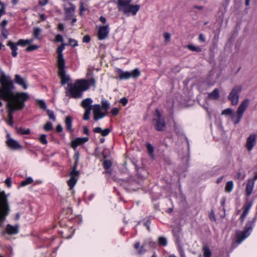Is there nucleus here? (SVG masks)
<instances>
[{
    "instance_id": "1",
    "label": "nucleus",
    "mask_w": 257,
    "mask_h": 257,
    "mask_svg": "<svg viewBox=\"0 0 257 257\" xmlns=\"http://www.w3.org/2000/svg\"><path fill=\"white\" fill-rule=\"evenodd\" d=\"M29 98V95L25 92L14 94L8 99H3L8 101L9 120H13V113L17 110H21L24 107V102Z\"/></svg>"
},
{
    "instance_id": "2",
    "label": "nucleus",
    "mask_w": 257,
    "mask_h": 257,
    "mask_svg": "<svg viewBox=\"0 0 257 257\" xmlns=\"http://www.w3.org/2000/svg\"><path fill=\"white\" fill-rule=\"evenodd\" d=\"M2 87H0V99H8L12 96L14 88L13 81L8 77L2 75L0 78ZM3 103L0 100V106Z\"/></svg>"
},
{
    "instance_id": "3",
    "label": "nucleus",
    "mask_w": 257,
    "mask_h": 257,
    "mask_svg": "<svg viewBox=\"0 0 257 257\" xmlns=\"http://www.w3.org/2000/svg\"><path fill=\"white\" fill-rule=\"evenodd\" d=\"M249 103V100L248 98L245 99L241 102L236 112V118H234V115L233 114V110L229 108L223 110L221 112V115H230L231 118L234 120V124H237L241 119L244 111L248 106Z\"/></svg>"
},
{
    "instance_id": "4",
    "label": "nucleus",
    "mask_w": 257,
    "mask_h": 257,
    "mask_svg": "<svg viewBox=\"0 0 257 257\" xmlns=\"http://www.w3.org/2000/svg\"><path fill=\"white\" fill-rule=\"evenodd\" d=\"M68 88L71 97L78 98L81 97L82 92L89 88L88 81L85 80H78L72 85L68 83Z\"/></svg>"
},
{
    "instance_id": "5",
    "label": "nucleus",
    "mask_w": 257,
    "mask_h": 257,
    "mask_svg": "<svg viewBox=\"0 0 257 257\" xmlns=\"http://www.w3.org/2000/svg\"><path fill=\"white\" fill-rule=\"evenodd\" d=\"M132 2V0H117L118 10L125 14L132 13L133 15H136L140 9V6L138 5H131Z\"/></svg>"
},
{
    "instance_id": "6",
    "label": "nucleus",
    "mask_w": 257,
    "mask_h": 257,
    "mask_svg": "<svg viewBox=\"0 0 257 257\" xmlns=\"http://www.w3.org/2000/svg\"><path fill=\"white\" fill-rule=\"evenodd\" d=\"M10 209L7 196L4 191L0 192V227L9 214Z\"/></svg>"
},
{
    "instance_id": "7",
    "label": "nucleus",
    "mask_w": 257,
    "mask_h": 257,
    "mask_svg": "<svg viewBox=\"0 0 257 257\" xmlns=\"http://www.w3.org/2000/svg\"><path fill=\"white\" fill-rule=\"evenodd\" d=\"M155 115L156 118L153 120L155 129L158 131H164L166 127V123L164 119L162 116L161 113L158 109H156Z\"/></svg>"
},
{
    "instance_id": "8",
    "label": "nucleus",
    "mask_w": 257,
    "mask_h": 257,
    "mask_svg": "<svg viewBox=\"0 0 257 257\" xmlns=\"http://www.w3.org/2000/svg\"><path fill=\"white\" fill-rule=\"evenodd\" d=\"M242 89L241 85H236L231 90L228 96V99L232 105H236L239 101V94Z\"/></svg>"
},
{
    "instance_id": "9",
    "label": "nucleus",
    "mask_w": 257,
    "mask_h": 257,
    "mask_svg": "<svg viewBox=\"0 0 257 257\" xmlns=\"http://www.w3.org/2000/svg\"><path fill=\"white\" fill-rule=\"evenodd\" d=\"M252 228V224H247L244 230L237 232L236 233L237 242L240 243L243 240L248 236Z\"/></svg>"
},
{
    "instance_id": "10",
    "label": "nucleus",
    "mask_w": 257,
    "mask_h": 257,
    "mask_svg": "<svg viewBox=\"0 0 257 257\" xmlns=\"http://www.w3.org/2000/svg\"><path fill=\"white\" fill-rule=\"evenodd\" d=\"M94 114V119L95 121L104 117L107 114V112H102V107L99 104L92 105V109Z\"/></svg>"
},
{
    "instance_id": "11",
    "label": "nucleus",
    "mask_w": 257,
    "mask_h": 257,
    "mask_svg": "<svg viewBox=\"0 0 257 257\" xmlns=\"http://www.w3.org/2000/svg\"><path fill=\"white\" fill-rule=\"evenodd\" d=\"M75 6L71 3H68L64 5V9L66 20H70L74 15Z\"/></svg>"
},
{
    "instance_id": "12",
    "label": "nucleus",
    "mask_w": 257,
    "mask_h": 257,
    "mask_svg": "<svg viewBox=\"0 0 257 257\" xmlns=\"http://www.w3.org/2000/svg\"><path fill=\"white\" fill-rule=\"evenodd\" d=\"M57 66L58 68V75L61 79L62 84L64 85L66 83H68L70 79L69 76L66 75L65 65Z\"/></svg>"
},
{
    "instance_id": "13",
    "label": "nucleus",
    "mask_w": 257,
    "mask_h": 257,
    "mask_svg": "<svg viewBox=\"0 0 257 257\" xmlns=\"http://www.w3.org/2000/svg\"><path fill=\"white\" fill-rule=\"evenodd\" d=\"M65 44L62 43L57 49V53L58 54L57 57V66L65 65V61L62 53L63 51L65 49Z\"/></svg>"
},
{
    "instance_id": "14",
    "label": "nucleus",
    "mask_w": 257,
    "mask_h": 257,
    "mask_svg": "<svg viewBox=\"0 0 257 257\" xmlns=\"http://www.w3.org/2000/svg\"><path fill=\"white\" fill-rule=\"evenodd\" d=\"M70 175L71 178L68 181L67 183L68 185L69 186L70 189L71 190L76 184L77 181L76 177L79 175V172L76 170L75 167H74L73 170L71 171Z\"/></svg>"
},
{
    "instance_id": "15",
    "label": "nucleus",
    "mask_w": 257,
    "mask_h": 257,
    "mask_svg": "<svg viewBox=\"0 0 257 257\" xmlns=\"http://www.w3.org/2000/svg\"><path fill=\"white\" fill-rule=\"evenodd\" d=\"M257 135L255 134L250 135L247 139L246 147L247 149L250 151L255 145Z\"/></svg>"
},
{
    "instance_id": "16",
    "label": "nucleus",
    "mask_w": 257,
    "mask_h": 257,
    "mask_svg": "<svg viewBox=\"0 0 257 257\" xmlns=\"http://www.w3.org/2000/svg\"><path fill=\"white\" fill-rule=\"evenodd\" d=\"M8 140L6 142L8 146L13 150L20 149L21 146L19 143L15 140L10 138V135H7Z\"/></svg>"
},
{
    "instance_id": "17",
    "label": "nucleus",
    "mask_w": 257,
    "mask_h": 257,
    "mask_svg": "<svg viewBox=\"0 0 257 257\" xmlns=\"http://www.w3.org/2000/svg\"><path fill=\"white\" fill-rule=\"evenodd\" d=\"M109 33V28L108 26H103L99 28L98 31V38L99 40H103L106 38Z\"/></svg>"
},
{
    "instance_id": "18",
    "label": "nucleus",
    "mask_w": 257,
    "mask_h": 257,
    "mask_svg": "<svg viewBox=\"0 0 257 257\" xmlns=\"http://www.w3.org/2000/svg\"><path fill=\"white\" fill-rule=\"evenodd\" d=\"M88 140V138H78L72 142V147L75 149L78 146L81 145Z\"/></svg>"
},
{
    "instance_id": "19",
    "label": "nucleus",
    "mask_w": 257,
    "mask_h": 257,
    "mask_svg": "<svg viewBox=\"0 0 257 257\" xmlns=\"http://www.w3.org/2000/svg\"><path fill=\"white\" fill-rule=\"evenodd\" d=\"M19 225L12 226L10 224H8L6 227V231L8 234L11 235L17 234L19 232Z\"/></svg>"
},
{
    "instance_id": "20",
    "label": "nucleus",
    "mask_w": 257,
    "mask_h": 257,
    "mask_svg": "<svg viewBox=\"0 0 257 257\" xmlns=\"http://www.w3.org/2000/svg\"><path fill=\"white\" fill-rule=\"evenodd\" d=\"M254 185V180H248L245 192L247 196H249L252 192Z\"/></svg>"
},
{
    "instance_id": "21",
    "label": "nucleus",
    "mask_w": 257,
    "mask_h": 257,
    "mask_svg": "<svg viewBox=\"0 0 257 257\" xmlns=\"http://www.w3.org/2000/svg\"><path fill=\"white\" fill-rule=\"evenodd\" d=\"M15 81L16 83L22 86L24 89H26L28 87L25 80L18 74L15 75Z\"/></svg>"
},
{
    "instance_id": "22",
    "label": "nucleus",
    "mask_w": 257,
    "mask_h": 257,
    "mask_svg": "<svg viewBox=\"0 0 257 257\" xmlns=\"http://www.w3.org/2000/svg\"><path fill=\"white\" fill-rule=\"evenodd\" d=\"M252 206V202H249L245 204L243 207V213L240 216V219L241 221L242 222L244 221V219L248 214L249 209H250L251 207Z\"/></svg>"
},
{
    "instance_id": "23",
    "label": "nucleus",
    "mask_w": 257,
    "mask_h": 257,
    "mask_svg": "<svg viewBox=\"0 0 257 257\" xmlns=\"http://www.w3.org/2000/svg\"><path fill=\"white\" fill-rule=\"evenodd\" d=\"M252 206V202H249L245 204L243 207V213L240 216V219L241 221L242 222L244 221V219L248 214L249 209H250L251 207Z\"/></svg>"
},
{
    "instance_id": "24",
    "label": "nucleus",
    "mask_w": 257,
    "mask_h": 257,
    "mask_svg": "<svg viewBox=\"0 0 257 257\" xmlns=\"http://www.w3.org/2000/svg\"><path fill=\"white\" fill-rule=\"evenodd\" d=\"M7 45L10 47L12 51V56L14 57H16L17 56V51L18 50V45H17V44H15L12 41H10L8 42Z\"/></svg>"
},
{
    "instance_id": "25",
    "label": "nucleus",
    "mask_w": 257,
    "mask_h": 257,
    "mask_svg": "<svg viewBox=\"0 0 257 257\" xmlns=\"http://www.w3.org/2000/svg\"><path fill=\"white\" fill-rule=\"evenodd\" d=\"M92 103V100L91 98H88L83 100L81 102V106L86 110V108H91L92 109V106L91 105Z\"/></svg>"
},
{
    "instance_id": "26",
    "label": "nucleus",
    "mask_w": 257,
    "mask_h": 257,
    "mask_svg": "<svg viewBox=\"0 0 257 257\" xmlns=\"http://www.w3.org/2000/svg\"><path fill=\"white\" fill-rule=\"evenodd\" d=\"M208 97L211 99H217L219 97V90L218 89L215 88L212 92L209 93L208 95Z\"/></svg>"
},
{
    "instance_id": "27",
    "label": "nucleus",
    "mask_w": 257,
    "mask_h": 257,
    "mask_svg": "<svg viewBox=\"0 0 257 257\" xmlns=\"http://www.w3.org/2000/svg\"><path fill=\"white\" fill-rule=\"evenodd\" d=\"M67 129L70 131L72 132L73 130L72 128V118L69 116H67L66 117L65 121Z\"/></svg>"
},
{
    "instance_id": "28",
    "label": "nucleus",
    "mask_w": 257,
    "mask_h": 257,
    "mask_svg": "<svg viewBox=\"0 0 257 257\" xmlns=\"http://www.w3.org/2000/svg\"><path fill=\"white\" fill-rule=\"evenodd\" d=\"M42 30L40 28L36 27L34 28L33 30V36L35 39L38 40H41V34Z\"/></svg>"
},
{
    "instance_id": "29",
    "label": "nucleus",
    "mask_w": 257,
    "mask_h": 257,
    "mask_svg": "<svg viewBox=\"0 0 257 257\" xmlns=\"http://www.w3.org/2000/svg\"><path fill=\"white\" fill-rule=\"evenodd\" d=\"M119 79H128L131 77L130 72L125 71L122 72L121 71L119 74Z\"/></svg>"
},
{
    "instance_id": "30",
    "label": "nucleus",
    "mask_w": 257,
    "mask_h": 257,
    "mask_svg": "<svg viewBox=\"0 0 257 257\" xmlns=\"http://www.w3.org/2000/svg\"><path fill=\"white\" fill-rule=\"evenodd\" d=\"M203 255L204 257H211V251L209 247L205 245L203 247Z\"/></svg>"
},
{
    "instance_id": "31",
    "label": "nucleus",
    "mask_w": 257,
    "mask_h": 257,
    "mask_svg": "<svg viewBox=\"0 0 257 257\" xmlns=\"http://www.w3.org/2000/svg\"><path fill=\"white\" fill-rule=\"evenodd\" d=\"M233 187V183L232 181H230L227 182L225 187V190L226 192H230Z\"/></svg>"
},
{
    "instance_id": "32",
    "label": "nucleus",
    "mask_w": 257,
    "mask_h": 257,
    "mask_svg": "<svg viewBox=\"0 0 257 257\" xmlns=\"http://www.w3.org/2000/svg\"><path fill=\"white\" fill-rule=\"evenodd\" d=\"M17 132L21 135H29L30 133V130L29 128L24 129L22 127H20L17 129Z\"/></svg>"
},
{
    "instance_id": "33",
    "label": "nucleus",
    "mask_w": 257,
    "mask_h": 257,
    "mask_svg": "<svg viewBox=\"0 0 257 257\" xmlns=\"http://www.w3.org/2000/svg\"><path fill=\"white\" fill-rule=\"evenodd\" d=\"M140 71L138 69H135L132 72H130L131 77L134 78L138 77L140 75Z\"/></svg>"
},
{
    "instance_id": "34",
    "label": "nucleus",
    "mask_w": 257,
    "mask_h": 257,
    "mask_svg": "<svg viewBox=\"0 0 257 257\" xmlns=\"http://www.w3.org/2000/svg\"><path fill=\"white\" fill-rule=\"evenodd\" d=\"M158 243L160 245L166 246L167 244V239L164 237H159L158 238Z\"/></svg>"
},
{
    "instance_id": "35",
    "label": "nucleus",
    "mask_w": 257,
    "mask_h": 257,
    "mask_svg": "<svg viewBox=\"0 0 257 257\" xmlns=\"http://www.w3.org/2000/svg\"><path fill=\"white\" fill-rule=\"evenodd\" d=\"M188 49H189L190 50H191L192 51H195V52H200L201 51V49L200 48L198 47L194 46L192 45H188L187 46Z\"/></svg>"
},
{
    "instance_id": "36",
    "label": "nucleus",
    "mask_w": 257,
    "mask_h": 257,
    "mask_svg": "<svg viewBox=\"0 0 257 257\" xmlns=\"http://www.w3.org/2000/svg\"><path fill=\"white\" fill-rule=\"evenodd\" d=\"M91 108H86L83 115L84 120H87L89 119V115L91 112Z\"/></svg>"
},
{
    "instance_id": "37",
    "label": "nucleus",
    "mask_w": 257,
    "mask_h": 257,
    "mask_svg": "<svg viewBox=\"0 0 257 257\" xmlns=\"http://www.w3.org/2000/svg\"><path fill=\"white\" fill-rule=\"evenodd\" d=\"M163 36L165 39V43L168 44L170 42L171 40V35L169 33L165 32L163 33Z\"/></svg>"
},
{
    "instance_id": "38",
    "label": "nucleus",
    "mask_w": 257,
    "mask_h": 257,
    "mask_svg": "<svg viewBox=\"0 0 257 257\" xmlns=\"http://www.w3.org/2000/svg\"><path fill=\"white\" fill-rule=\"evenodd\" d=\"M37 105L39 106L40 108L43 109H46V105L45 102L42 100H38L37 102Z\"/></svg>"
},
{
    "instance_id": "39",
    "label": "nucleus",
    "mask_w": 257,
    "mask_h": 257,
    "mask_svg": "<svg viewBox=\"0 0 257 257\" xmlns=\"http://www.w3.org/2000/svg\"><path fill=\"white\" fill-rule=\"evenodd\" d=\"M33 182V179L29 177V178H28L26 180L22 181L21 182V186H25L26 185H27L28 184H30L31 183H32Z\"/></svg>"
},
{
    "instance_id": "40",
    "label": "nucleus",
    "mask_w": 257,
    "mask_h": 257,
    "mask_svg": "<svg viewBox=\"0 0 257 257\" xmlns=\"http://www.w3.org/2000/svg\"><path fill=\"white\" fill-rule=\"evenodd\" d=\"M47 113L50 119L53 120V121L55 120V116L53 111L48 109L47 110Z\"/></svg>"
},
{
    "instance_id": "41",
    "label": "nucleus",
    "mask_w": 257,
    "mask_h": 257,
    "mask_svg": "<svg viewBox=\"0 0 257 257\" xmlns=\"http://www.w3.org/2000/svg\"><path fill=\"white\" fill-rule=\"evenodd\" d=\"M39 141L42 144L44 145H46L48 143L46 140V136L45 135H41L39 138Z\"/></svg>"
},
{
    "instance_id": "42",
    "label": "nucleus",
    "mask_w": 257,
    "mask_h": 257,
    "mask_svg": "<svg viewBox=\"0 0 257 257\" xmlns=\"http://www.w3.org/2000/svg\"><path fill=\"white\" fill-rule=\"evenodd\" d=\"M111 166V163L110 161L105 160L103 162V167L105 169H107Z\"/></svg>"
},
{
    "instance_id": "43",
    "label": "nucleus",
    "mask_w": 257,
    "mask_h": 257,
    "mask_svg": "<svg viewBox=\"0 0 257 257\" xmlns=\"http://www.w3.org/2000/svg\"><path fill=\"white\" fill-rule=\"evenodd\" d=\"M38 48H39V47L37 45H31L30 46H28L26 48V50L27 51H28V52L32 51H34L35 50L37 49Z\"/></svg>"
},
{
    "instance_id": "44",
    "label": "nucleus",
    "mask_w": 257,
    "mask_h": 257,
    "mask_svg": "<svg viewBox=\"0 0 257 257\" xmlns=\"http://www.w3.org/2000/svg\"><path fill=\"white\" fill-rule=\"evenodd\" d=\"M45 130L48 131L52 130V124L50 122H47L44 126Z\"/></svg>"
},
{
    "instance_id": "45",
    "label": "nucleus",
    "mask_w": 257,
    "mask_h": 257,
    "mask_svg": "<svg viewBox=\"0 0 257 257\" xmlns=\"http://www.w3.org/2000/svg\"><path fill=\"white\" fill-rule=\"evenodd\" d=\"M17 45H21L22 46H25L27 45L26 40L20 39L16 43Z\"/></svg>"
},
{
    "instance_id": "46",
    "label": "nucleus",
    "mask_w": 257,
    "mask_h": 257,
    "mask_svg": "<svg viewBox=\"0 0 257 257\" xmlns=\"http://www.w3.org/2000/svg\"><path fill=\"white\" fill-rule=\"evenodd\" d=\"M69 44L71 45L73 47L77 46L78 45L77 41L76 40L72 39H69Z\"/></svg>"
},
{
    "instance_id": "47",
    "label": "nucleus",
    "mask_w": 257,
    "mask_h": 257,
    "mask_svg": "<svg viewBox=\"0 0 257 257\" xmlns=\"http://www.w3.org/2000/svg\"><path fill=\"white\" fill-rule=\"evenodd\" d=\"M110 132V131L109 128H105L104 130H102L101 135L102 136H106L109 134Z\"/></svg>"
},
{
    "instance_id": "48",
    "label": "nucleus",
    "mask_w": 257,
    "mask_h": 257,
    "mask_svg": "<svg viewBox=\"0 0 257 257\" xmlns=\"http://www.w3.org/2000/svg\"><path fill=\"white\" fill-rule=\"evenodd\" d=\"M55 41L56 42H62L63 41V37L60 35H57L55 36Z\"/></svg>"
},
{
    "instance_id": "49",
    "label": "nucleus",
    "mask_w": 257,
    "mask_h": 257,
    "mask_svg": "<svg viewBox=\"0 0 257 257\" xmlns=\"http://www.w3.org/2000/svg\"><path fill=\"white\" fill-rule=\"evenodd\" d=\"M118 112L119 109L116 107L113 108L111 111L112 114L113 115H117L118 113Z\"/></svg>"
},
{
    "instance_id": "50",
    "label": "nucleus",
    "mask_w": 257,
    "mask_h": 257,
    "mask_svg": "<svg viewBox=\"0 0 257 257\" xmlns=\"http://www.w3.org/2000/svg\"><path fill=\"white\" fill-rule=\"evenodd\" d=\"M147 149L150 154L153 153L154 151V148L150 144H148L147 145Z\"/></svg>"
},
{
    "instance_id": "51",
    "label": "nucleus",
    "mask_w": 257,
    "mask_h": 257,
    "mask_svg": "<svg viewBox=\"0 0 257 257\" xmlns=\"http://www.w3.org/2000/svg\"><path fill=\"white\" fill-rule=\"evenodd\" d=\"M5 183L8 187H11V180L10 178H8L5 180Z\"/></svg>"
},
{
    "instance_id": "52",
    "label": "nucleus",
    "mask_w": 257,
    "mask_h": 257,
    "mask_svg": "<svg viewBox=\"0 0 257 257\" xmlns=\"http://www.w3.org/2000/svg\"><path fill=\"white\" fill-rule=\"evenodd\" d=\"M90 38L89 36L85 35L83 38V42L84 43H88L90 41Z\"/></svg>"
},
{
    "instance_id": "53",
    "label": "nucleus",
    "mask_w": 257,
    "mask_h": 257,
    "mask_svg": "<svg viewBox=\"0 0 257 257\" xmlns=\"http://www.w3.org/2000/svg\"><path fill=\"white\" fill-rule=\"evenodd\" d=\"M48 3V0H39V4L40 5L43 6Z\"/></svg>"
},
{
    "instance_id": "54",
    "label": "nucleus",
    "mask_w": 257,
    "mask_h": 257,
    "mask_svg": "<svg viewBox=\"0 0 257 257\" xmlns=\"http://www.w3.org/2000/svg\"><path fill=\"white\" fill-rule=\"evenodd\" d=\"M102 107L107 110V109L109 107V104L106 101L103 102L102 103Z\"/></svg>"
},
{
    "instance_id": "55",
    "label": "nucleus",
    "mask_w": 257,
    "mask_h": 257,
    "mask_svg": "<svg viewBox=\"0 0 257 257\" xmlns=\"http://www.w3.org/2000/svg\"><path fill=\"white\" fill-rule=\"evenodd\" d=\"M85 10V8L84 6H83V3H81L80 4V15H82V12L83 11Z\"/></svg>"
},
{
    "instance_id": "56",
    "label": "nucleus",
    "mask_w": 257,
    "mask_h": 257,
    "mask_svg": "<svg viewBox=\"0 0 257 257\" xmlns=\"http://www.w3.org/2000/svg\"><path fill=\"white\" fill-rule=\"evenodd\" d=\"M102 129L101 127H95L93 129V132L95 133H100L101 134V132H102Z\"/></svg>"
},
{
    "instance_id": "57",
    "label": "nucleus",
    "mask_w": 257,
    "mask_h": 257,
    "mask_svg": "<svg viewBox=\"0 0 257 257\" xmlns=\"http://www.w3.org/2000/svg\"><path fill=\"white\" fill-rule=\"evenodd\" d=\"M199 39L200 41L201 42H204L205 41V36L202 34H200L199 35Z\"/></svg>"
},
{
    "instance_id": "58",
    "label": "nucleus",
    "mask_w": 257,
    "mask_h": 257,
    "mask_svg": "<svg viewBox=\"0 0 257 257\" xmlns=\"http://www.w3.org/2000/svg\"><path fill=\"white\" fill-rule=\"evenodd\" d=\"M120 102L123 105H125L126 104V103H127V100L125 98L123 97L120 99Z\"/></svg>"
},
{
    "instance_id": "59",
    "label": "nucleus",
    "mask_w": 257,
    "mask_h": 257,
    "mask_svg": "<svg viewBox=\"0 0 257 257\" xmlns=\"http://www.w3.org/2000/svg\"><path fill=\"white\" fill-rule=\"evenodd\" d=\"M138 253L139 254H141L144 251V246H142L140 247H139L138 249Z\"/></svg>"
},
{
    "instance_id": "60",
    "label": "nucleus",
    "mask_w": 257,
    "mask_h": 257,
    "mask_svg": "<svg viewBox=\"0 0 257 257\" xmlns=\"http://www.w3.org/2000/svg\"><path fill=\"white\" fill-rule=\"evenodd\" d=\"M56 131L58 132H61L63 131V128L62 126L60 124L58 125L56 127Z\"/></svg>"
},
{
    "instance_id": "61",
    "label": "nucleus",
    "mask_w": 257,
    "mask_h": 257,
    "mask_svg": "<svg viewBox=\"0 0 257 257\" xmlns=\"http://www.w3.org/2000/svg\"><path fill=\"white\" fill-rule=\"evenodd\" d=\"M58 29L60 31H63L64 30V26L62 24H59L58 27Z\"/></svg>"
},
{
    "instance_id": "62",
    "label": "nucleus",
    "mask_w": 257,
    "mask_h": 257,
    "mask_svg": "<svg viewBox=\"0 0 257 257\" xmlns=\"http://www.w3.org/2000/svg\"><path fill=\"white\" fill-rule=\"evenodd\" d=\"M83 132H84V134H86L87 135L89 134L88 130V128L86 126L83 127Z\"/></svg>"
},
{
    "instance_id": "63",
    "label": "nucleus",
    "mask_w": 257,
    "mask_h": 257,
    "mask_svg": "<svg viewBox=\"0 0 257 257\" xmlns=\"http://www.w3.org/2000/svg\"><path fill=\"white\" fill-rule=\"evenodd\" d=\"M140 243L139 242H136L135 245L134 247L136 249H138L140 247Z\"/></svg>"
},
{
    "instance_id": "64",
    "label": "nucleus",
    "mask_w": 257,
    "mask_h": 257,
    "mask_svg": "<svg viewBox=\"0 0 257 257\" xmlns=\"http://www.w3.org/2000/svg\"><path fill=\"white\" fill-rule=\"evenodd\" d=\"M99 20L103 23H105L106 22L105 18L103 17H100Z\"/></svg>"
}]
</instances>
